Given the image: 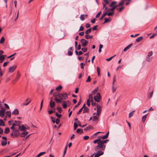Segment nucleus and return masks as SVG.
I'll return each instance as SVG.
<instances>
[{"mask_svg": "<svg viewBox=\"0 0 157 157\" xmlns=\"http://www.w3.org/2000/svg\"><path fill=\"white\" fill-rule=\"evenodd\" d=\"M105 148V145H102L100 142L98 143V145L94 148L95 151H98V150H104Z\"/></svg>", "mask_w": 157, "mask_h": 157, "instance_id": "f257e3e1", "label": "nucleus"}, {"mask_svg": "<svg viewBox=\"0 0 157 157\" xmlns=\"http://www.w3.org/2000/svg\"><path fill=\"white\" fill-rule=\"evenodd\" d=\"M54 94L55 97H57L62 100H66L67 98V95L66 93L63 94L59 93L57 95H56Z\"/></svg>", "mask_w": 157, "mask_h": 157, "instance_id": "f03ea898", "label": "nucleus"}, {"mask_svg": "<svg viewBox=\"0 0 157 157\" xmlns=\"http://www.w3.org/2000/svg\"><path fill=\"white\" fill-rule=\"evenodd\" d=\"M19 132L18 129H14L12 133L10 134V136L13 138L17 137L19 136Z\"/></svg>", "mask_w": 157, "mask_h": 157, "instance_id": "7ed1b4c3", "label": "nucleus"}, {"mask_svg": "<svg viewBox=\"0 0 157 157\" xmlns=\"http://www.w3.org/2000/svg\"><path fill=\"white\" fill-rule=\"evenodd\" d=\"M101 98V97L99 93H98L94 97V100L97 102L100 101V100Z\"/></svg>", "mask_w": 157, "mask_h": 157, "instance_id": "20e7f679", "label": "nucleus"}, {"mask_svg": "<svg viewBox=\"0 0 157 157\" xmlns=\"http://www.w3.org/2000/svg\"><path fill=\"white\" fill-rule=\"evenodd\" d=\"M96 151V153H94V154L95 155L94 157H99L104 154V152L101 150H98Z\"/></svg>", "mask_w": 157, "mask_h": 157, "instance_id": "39448f33", "label": "nucleus"}, {"mask_svg": "<svg viewBox=\"0 0 157 157\" xmlns=\"http://www.w3.org/2000/svg\"><path fill=\"white\" fill-rule=\"evenodd\" d=\"M81 42L82 44V46L83 47L86 46L88 43V41H87L86 40L83 39L81 40Z\"/></svg>", "mask_w": 157, "mask_h": 157, "instance_id": "423d86ee", "label": "nucleus"}, {"mask_svg": "<svg viewBox=\"0 0 157 157\" xmlns=\"http://www.w3.org/2000/svg\"><path fill=\"white\" fill-rule=\"evenodd\" d=\"M17 67V66L16 65H13L10 67L9 68V72L12 73L13 72Z\"/></svg>", "mask_w": 157, "mask_h": 157, "instance_id": "0eeeda50", "label": "nucleus"}, {"mask_svg": "<svg viewBox=\"0 0 157 157\" xmlns=\"http://www.w3.org/2000/svg\"><path fill=\"white\" fill-rule=\"evenodd\" d=\"M97 115H100L101 111V107L100 105H97Z\"/></svg>", "mask_w": 157, "mask_h": 157, "instance_id": "6e6552de", "label": "nucleus"}, {"mask_svg": "<svg viewBox=\"0 0 157 157\" xmlns=\"http://www.w3.org/2000/svg\"><path fill=\"white\" fill-rule=\"evenodd\" d=\"M26 128V127L24 125L22 124L21 125L19 126L18 128V129L19 131H25Z\"/></svg>", "mask_w": 157, "mask_h": 157, "instance_id": "1a4fd4ad", "label": "nucleus"}, {"mask_svg": "<svg viewBox=\"0 0 157 157\" xmlns=\"http://www.w3.org/2000/svg\"><path fill=\"white\" fill-rule=\"evenodd\" d=\"M5 113V110L3 108H2L1 110H0V116L3 118L4 117Z\"/></svg>", "mask_w": 157, "mask_h": 157, "instance_id": "9d476101", "label": "nucleus"}, {"mask_svg": "<svg viewBox=\"0 0 157 157\" xmlns=\"http://www.w3.org/2000/svg\"><path fill=\"white\" fill-rule=\"evenodd\" d=\"M116 8V6H113V7H112L111 8H108L107 7H105V8L104 10L105 11V10H107V11H109L112 12L114 11V10Z\"/></svg>", "mask_w": 157, "mask_h": 157, "instance_id": "9b49d317", "label": "nucleus"}, {"mask_svg": "<svg viewBox=\"0 0 157 157\" xmlns=\"http://www.w3.org/2000/svg\"><path fill=\"white\" fill-rule=\"evenodd\" d=\"M72 47L70 48L68 50V54L69 56H71L72 55Z\"/></svg>", "mask_w": 157, "mask_h": 157, "instance_id": "f8f14e48", "label": "nucleus"}, {"mask_svg": "<svg viewBox=\"0 0 157 157\" xmlns=\"http://www.w3.org/2000/svg\"><path fill=\"white\" fill-rule=\"evenodd\" d=\"M28 133V132L27 131H25L24 132L19 134V136L21 137H23L26 136Z\"/></svg>", "mask_w": 157, "mask_h": 157, "instance_id": "ddd939ff", "label": "nucleus"}, {"mask_svg": "<svg viewBox=\"0 0 157 157\" xmlns=\"http://www.w3.org/2000/svg\"><path fill=\"white\" fill-rule=\"evenodd\" d=\"M21 76L20 74L19 73L17 72V74L16 76L14 79L13 80V82H15L17 81L19 78H20Z\"/></svg>", "mask_w": 157, "mask_h": 157, "instance_id": "4468645a", "label": "nucleus"}, {"mask_svg": "<svg viewBox=\"0 0 157 157\" xmlns=\"http://www.w3.org/2000/svg\"><path fill=\"white\" fill-rule=\"evenodd\" d=\"M87 17V14L84 15L82 14L80 16L79 18L81 21H83L85 19V18H86Z\"/></svg>", "mask_w": 157, "mask_h": 157, "instance_id": "2eb2a0df", "label": "nucleus"}, {"mask_svg": "<svg viewBox=\"0 0 157 157\" xmlns=\"http://www.w3.org/2000/svg\"><path fill=\"white\" fill-rule=\"evenodd\" d=\"M50 106L51 108H53L55 105V103L51 100L50 102Z\"/></svg>", "mask_w": 157, "mask_h": 157, "instance_id": "dca6fc26", "label": "nucleus"}, {"mask_svg": "<svg viewBox=\"0 0 157 157\" xmlns=\"http://www.w3.org/2000/svg\"><path fill=\"white\" fill-rule=\"evenodd\" d=\"M117 2H113L110 5V7H113V6H116V8L118 6V5H117Z\"/></svg>", "mask_w": 157, "mask_h": 157, "instance_id": "f3484780", "label": "nucleus"}, {"mask_svg": "<svg viewBox=\"0 0 157 157\" xmlns=\"http://www.w3.org/2000/svg\"><path fill=\"white\" fill-rule=\"evenodd\" d=\"M12 114L14 115H17L19 114V111L17 109H15L12 112Z\"/></svg>", "mask_w": 157, "mask_h": 157, "instance_id": "a211bd4d", "label": "nucleus"}, {"mask_svg": "<svg viewBox=\"0 0 157 157\" xmlns=\"http://www.w3.org/2000/svg\"><path fill=\"white\" fill-rule=\"evenodd\" d=\"M109 141V140L108 139H107L106 140H101L100 139V142L101 143V144L102 145H104V144L105 143H106Z\"/></svg>", "mask_w": 157, "mask_h": 157, "instance_id": "6ab92c4d", "label": "nucleus"}, {"mask_svg": "<svg viewBox=\"0 0 157 157\" xmlns=\"http://www.w3.org/2000/svg\"><path fill=\"white\" fill-rule=\"evenodd\" d=\"M14 122L15 123H13V124H15V126H18L19 127V126L20 125L21 122L20 121H15Z\"/></svg>", "mask_w": 157, "mask_h": 157, "instance_id": "aec40b11", "label": "nucleus"}, {"mask_svg": "<svg viewBox=\"0 0 157 157\" xmlns=\"http://www.w3.org/2000/svg\"><path fill=\"white\" fill-rule=\"evenodd\" d=\"M62 103V105L64 109L66 108L67 107V101H63Z\"/></svg>", "mask_w": 157, "mask_h": 157, "instance_id": "412c9836", "label": "nucleus"}, {"mask_svg": "<svg viewBox=\"0 0 157 157\" xmlns=\"http://www.w3.org/2000/svg\"><path fill=\"white\" fill-rule=\"evenodd\" d=\"M109 11H107V10L105 11V12H106V13H107V15H108V16H112L114 14V11L108 13V12Z\"/></svg>", "mask_w": 157, "mask_h": 157, "instance_id": "4be33fe9", "label": "nucleus"}, {"mask_svg": "<svg viewBox=\"0 0 157 157\" xmlns=\"http://www.w3.org/2000/svg\"><path fill=\"white\" fill-rule=\"evenodd\" d=\"M109 133V132H108L104 136H101V139H107L108 137Z\"/></svg>", "mask_w": 157, "mask_h": 157, "instance_id": "5701e85b", "label": "nucleus"}, {"mask_svg": "<svg viewBox=\"0 0 157 157\" xmlns=\"http://www.w3.org/2000/svg\"><path fill=\"white\" fill-rule=\"evenodd\" d=\"M132 44H131L126 47L125 48H124V52L126 51L127 50L129 49L132 46Z\"/></svg>", "mask_w": 157, "mask_h": 157, "instance_id": "b1692460", "label": "nucleus"}, {"mask_svg": "<svg viewBox=\"0 0 157 157\" xmlns=\"http://www.w3.org/2000/svg\"><path fill=\"white\" fill-rule=\"evenodd\" d=\"M106 15H107V13L105 12V10H104L103 12V14L101 16V17L100 19V20H102L103 19V18Z\"/></svg>", "mask_w": 157, "mask_h": 157, "instance_id": "393cba45", "label": "nucleus"}, {"mask_svg": "<svg viewBox=\"0 0 157 157\" xmlns=\"http://www.w3.org/2000/svg\"><path fill=\"white\" fill-rule=\"evenodd\" d=\"M5 59V55H1L0 56V63L3 62Z\"/></svg>", "mask_w": 157, "mask_h": 157, "instance_id": "a878e982", "label": "nucleus"}, {"mask_svg": "<svg viewBox=\"0 0 157 157\" xmlns=\"http://www.w3.org/2000/svg\"><path fill=\"white\" fill-rule=\"evenodd\" d=\"M54 99L58 103H60L62 102L61 101L62 100H61L60 99H59L56 97L55 98H54Z\"/></svg>", "mask_w": 157, "mask_h": 157, "instance_id": "bb28decb", "label": "nucleus"}, {"mask_svg": "<svg viewBox=\"0 0 157 157\" xmlns=\"http://www.w3.org/2000/svg\"><path fill=\"white\" fill-rule=\"evenodd\" d=\"M99 115H97L96 114V116H94L93 117V121H94L97 120L98 119Z\"/></svg>", "mask_w": 157, "mask_h": 157, "instance_id": "cd10ccee", "label": "nucleus"}, {"mask_svg": "<svg viewBox=\"0 0 157 157\" xmlns=\"http://www.w3.org/2000/svg\"><path fill=\"white\" fill-rule=\"evenodd\" d=\"M85 38L87 39H92L93 38L92 36H90V35L89 34L85 35Z\"/></svg>", "mask_w": 157, "mask_h": 157, "instance_id": "c85d7f7f", "label": "nucleus"}, {"mask_svg": "<svg viewBox=\"0 0 157 157\" xmlns=\"http://www.w3.org/2000/svg\"><path fill=\"white\" fill-rule=\"evenodd\" d=\"M104 19L105 20V21L103 23L104 24L109 22L111 21V20L110 19V17H109V18H105Z\"/></svg>", "mask_w": 157, "mask_h": 157, "instance_id": "c756f323", "label": "nucleus"}, {"mask_svg": "<svg viewBox=\"0 0 157 157\" xmlns=\"http://www.w3.org/2000/svg\"><path fill=\"white\" fill-rule=\"evenodd\" d=\"M89 111V109L88 107L85 108L83 110V113H88Z\"/></svg>", "mask_w": 157, "mask_h": 157, "instance_id": "7c9ffc66", "label": "nucleus"}, {"mask_svg": "<svg viewBox=\"0 0 157 157\" xmlns=\"http://www.w3.org/2000/svg\"><path fill=\"white\" fill-rule=\"evenodd\" d=\"M148 114H147L144 115L142 117V121L143 122H144L145 121L147 117V115Z\"/></svg>", "mask_w": 157, "mask_h": 157, "instance_id": "2f4dec72", "label": "nucleus"}, {"mask_svg": "<svg viewBox=\"0 0 157 157\" xmlns=\"http://www.w3.org/2000/svg\"><path fill=\"white\" fill-rule=\"evenodd\" d=\"M7 140H2L1 141V145L2 146H5L7 143Z\"/></svg>", "mask_w": 157, "mask_h": 157, "instance_id": "473e14b6", "label": "nucleus"}, {"mask_svg": "<svg viewBox=\"0 0 157 157\" xmlns=\"http://www.w3.org/2000/svg\"><path fill=\"white\" fill-rule=\"evenodd\" d=\"M45 153V152H40L36 156V157H39L40 156L44 155Z\"/></svg>", "mask_w": 157, "mask_h": 157, "instance_id": "72a5a7b5", "label": "nucleus"}, {"mask_svg": "<svg viewBox=\"0 0 157 157\" xmlns=\"http://www.w3.org/2000/svg\"><path fill=\"white\" fill-rule=\"evenodd\" d=\"M125 0H123L121 1L117 5L118 6H122L124 3V1Z\"/></svg>", "mask_w": 157, "mask_h": 157, "instance_id": "f704fd0d", "label": "nucleus"}, {"mask_svg": "<svg viewBox=\"0 0 157 157\" xmlns=\"http://www.w3.org/2000/svg\"><path fill=\"white\" fill-rule=\"evenodd\" d=\"M5 39L4 37H2L0 40V44H2L5 42Z\"/></svg>", "mask_w": 157, "mask_h": 157, "instance_id": "c9c22d12", "label": "nucleus"}, {"mask_svg": "<svg viewBox=\"0 0 157 157\" xmlns=\"http://www.w3.org/2000/svg\"><path fill=\"white\" fill-rule=\"evenodd\" d=\"M143 39V37L142 36H140V37H138V38H137L136 40V41L137 42H139L141 40H142Z\"/></svg>", "mask_w": 157, "mask_h": 157, "instance_id": "e433bc0d", "label": "nucleus"}, {"mask_svg": "<svg viewBox=\"0 0 157 157\" xmlns=\"http://www.w3.org/2000/svg\"><path fill=\"white\" fill-rule=\"evenodd\" d=\"M10 132V129L8 127H6L5 128V130L4 131V133H8Z\"/></svg>", "mask_w": 157, "mask_h": 157, "instance_id": "4c0bfd02", "label": "nucleus"}, {"mask_svg": "<svg viewBox=\"0 0 157 157\" xmlns=\"http://www.w3.org/2000/svg\"><path fill=\"white\" fill-rule=\"evenodd\" d=\"M91 28H90L89 29H88L85 32V33L86 34V35H87L88 34L90 33H91Z\"/></svg>", "mask_w": 157, "mask_h": 157, "instance_id": "58836bf2", "label": "nucleus"}, {"mask_svg": "<svg viewBox=\"0 0 157 157\" xmlns=\"http://www.w3.org/2000/svg\"><path fill=\"white\" fill-rule=\"evenodd\" d=\"M124 8V7L123 6H121L120 8H117V10L119 12H121Z\"/></svg>", "mask_w": 157, "mask_h": 157, "instance_id": "ea45409f", "label": "nucleus"}, {"mask_svg": "<svg viewBox=\"0 0 157 157\" xmlns=\"http://www.w3.org/2000/svg\"><path fill=\"white\" fill-rule=\"evenodd\" d=\"M81 103V101L80 100V101L78 102V104L74 106L73 109L74 110L75 108L78 107L80 105Z\"/></svg>", "mask_w": 157, "mask_h": 157, "instance_id": "a19ab883", "label": "nucleus"}, {"mask_svg": "<svg viewBox=\"0 0 157 157\" xmlns=\"http://www.w3.org/2000/svg\"><path fill=\"white\" fill-rule=\"evenodd\" d=\"M0 122H1V123H0V125L1 126H4L5 125V124L4 122L1 119H0Z\"/></svg>", "mask_w": 157, "mask_h": 157, "instance_id": "79ce46f5", "label": "nucleus"}, {"mask_svg": "<svg viewBox=\"0 0 157 157\" xmlns=\"http://www.w3.org/2000/svg\"><path fill=\"white\" fill-rule=\"evenodd\" d=\"M135 111L134 110V111H132V112H130V113H129V118H131L132 116V115L134 114V113L135 112Z\"/></svg>", "mask_w": 157, "mask_h": 157, "instance_id": "37998d69", "label": "nucleus"}, {"mask_svg": "<svg viewBox=\"0 0 157 157\" xmlns=\"http://www.w3.org/2000/svg\"><path fill=\"white\" fill-rule=\"evenodd\" d=\"M62 86L61 85H60L59 86L56 88V90L57 91L60 90L62 89Z\"/></svg>", "mask_w": 157, "mask_h": 157, "instance_id": "c03bdc74", "label": "nucleus"}, {"mask_svg": "<svg viewBox=\"0 0 157 157\" xmlns=\"http://www.w3.org/2000/svg\"><path fill=\"white\" fill-rule=\"evenodd\" d=\"M116 56V55H114L113 56L110 57L109 58L106 59V60L108 61H109L111 60L114 57H115Z\"/></svg>", "mask_w": 157, "mask_h": 157, "instance_id": "a18cd8bd", "label": "nucleus"}, {"mask_svg": "<svg viewBox=\"0 0 157 157\" xmlns=\"http://www.w3.org/2000/svg\"><path fill=\"white\" fill-rule=\"evenodd\" d=\"M76 132L78 133H79L80 132L82 133L83 132V130L82 129H78L76 130Z\"/></svg>", "mask_w": 157, "mask_h": 157, "instance_id": "49530a36", "label": "nucleus"}, {"mask_svg": "<svg viewBox=\"0 0 157 157\" xmlns=\"http://www.w3.org/2000/svg\"><path fill=\"white\" fill-rule=\"evenodd\" d=\"M91 81V78H90V76H89L88 77V78H87V79L86 80V82H90Z\"/></svg>", "mask_w": 157, "mask_h": 157, "instance_id": "de8ad7c7", "label": "nucleus"}, {"mask_svg": "<svg viewBox=\"0 0 157 157\" xmlns=\"http://www.w3.org/2000/svg\"><path fill=\"white\" fill-rule=\"evenodd\" d=\"M91 100L90 99H88L87 101L86 104L88 106H90V102Z\"/></svg>", "mask_w": 157, "mask_h": 157, "instance_id": "09e8293b", "label": "nucleus"}, {"mask_svg": "<svg viewBox=\"0 0 157 157\" xmlns=\"http://www.w3.org/2000/svg\"><path fill=\"white\" fill-rule=\"evenodd\" d=\"M92 94H90L89 96V99L91 100V101H93V96L92 95Z\"/></svg>", "mask_w": 157, "mask_h": 157, "instance_id": "8fccbe9b", "label": "nucleus"}, {"mask_svg": "<svg viewBox=\"0 0 157 157\" xmlns=\"http://www.w3.org/2000/svg\"><path fill=\"white\" fill-rule=\"evenodd\" d=\"M6 114L7 115H8L9 117L10 118L11 117V112L10 111H7L6 112Z\"/></svg>", "mask_w": 157, "mask_h": 157, "instance_id": "3c124183", "label": "nucleus"}, {"mask_svg": "<svg viewBox=\"0 0 157 157\" xmlns=\"http://www.w3.org/2000/svg\"><path fill=\"white\" fill-rule=\"evenodd\" d=\"M98 91V89L96 88L92 92V94H95Z\"/></svg>", "mask_w": 157, "mask_h": 157, "instance_id": "603ef678", "label": "nucleus"}, {"mask_svg": "<svg viewBox=\"0 0 157 157\" xmlns=\"http://www.w3.org/2000/svg\"><path fill=\"white\" fill-rule=\"evenodd\" d=\"M153 93V90H152L149 94L148 98H151L152 96Z\"/></svg>", "mask_w": 157, "mask_h": 157, "instance_id": "864d4df0", "label": "nucleus"}, {"mask_svg": "<svg viewBox=\"0 0 157 157\" xmlns=\"http://www.w3.org/2000/svg\"><path fill=\"white\" fill-rule=\"evenodd\" d=\"M78 127V124L76 122L74 123V129L75 130Z\"/></svg>", "mask_w": 157, "mask_h": 157, "instance_id": "5fc2aeb1", "label": "nucleus"}, {"mask_svg": "<svg viewBox=\"0 0 157 157\" xmlns=\"http://www.w3.org/2000/svg\"><path fill=\"white\" fill-rule=\"evenodd\" d=\"M100 139H96V140H94V141L93 142L95 144H96L97 143H98V142H100Z\"/></svg>", "mask_w": 157, "mask_h": 157, "instance_id": "6e6d98bb", "label": "nucleus"}, {"mask_svg": "<svg viewBox=\"0 0 157 157\" xmlns=\"http://www.w3.org/2000/svg\"><path fill=\"white\" fill-rule=\"evenodd\" d=\"M81 50L84 52H86L87 51V49L86 48H81Z\"/></svg>", "mask_w": 157, "mask_h": 157, "instance_id": "4d7b16f0", "label": "nucleus"}, {"mask_svg": "<svg viewBox=\"0 0 157 157\" xmlns=\"http://www.w3.org/2000/svg\"><path fill=\"white\" fill-rule=\"evenodd\" d=\"M91 127H92V126L90 125H89L88 127H87L86 128H84V130L86 131L88 130H89Z\"/></svg>", "mask_w": 157, "mask_h": 157, "instance_id": "13d9d810", "label": "nucleus"}, {"mask_svg": "<svg viewBox=\"0 0 157 157\" xmlns=\"http://www.w3.org/2000/svg\"><path fill=\"white\" fill-rule=\"evenodd\" d=\"M57 109L58 111L59 112V113H61V112L62 110V109L61 108L59 107H57Z\"/></svg>", "mask_w": 157, "mask_h": 157, "instance_id": "bf43d9fd", "label": "nucleus"}, {"mask_svg": "<svg viewBox=\"0 0 157 157\" xmlns=\"http://www.w3.org/2000/svg\"><path fill=\"white\" fill-rule=\"evenodd\" d=\"M101 11H100L99 12H98L96 15V18H98V17L99 16H100L101 13Z\"/></svg>", "mask_w": 157, "mask_h": 157, "instance_id": "052dcab7", "label": "nucleus"}, {"mask_svg": "<svg viewBox=\"0 0 157 157\" xmlns=\"http://www.w3.org/2000/svg\"><path fill=\"white\" fill-rule=\"evenodd\" d=\"M112 92L113 93H114V92H115V91H116V88H115L114 87V86H112Z\"/></svg>", "mask_w": 157, "mask_h": 157, "instance_id": "680f3d73", "label": "nucleus"}, {"mask_svg": "<svg viewBox=\"0 0 157 157\" xmlns=\"http://www.w3.org/2000/svg\"><path fill=\"white\" fill-rule=\"evenodd\" d=\"M60 122V120L59 119L57 118L55 121V123L56 124H58Z\"/></svg>", "mask_w": 157, "mask_h": 157, "instance_id": "e2e57ef3", "label": "nucleus"}, {"mask_svg": "<svg viewBox=\"0 0 157 157\" xmlns=\"http://www.w3.org/2000/svg\"><path fill=\"white\" fill-rule=\"evenodd\" d=\"M97 71L98 76L100 75V69L98 67H97Z\"/></svg>", "mask_w": 157, "mask_h": 157, "instance_id": "0e129e2a", "label": "nucleus"}, {"mask_svg": "<svg viewBox=\"0 0 157 157\" xmlns=\"http://www.w3.org/2000/svg\"><path fill=\"white\" fill-rule=\"evenodd\" d=\"M152 54H153L152 52V51L148 53L147 56L150 57L152 56Z\"/></svg>", "mask_w": 157, "mask_h": 157, "instance_id": "69168bd1", "label": "nucleus"}, {"mask_svg": "<svg viewBox=\"0 0 157 157\" xmlns=\"http://www.w3.org/2000/svg\"><path fill=\"white\" fill-rule=\"evenodd\" d=\"M51 118L52 119V122L53 123H55V118H53L52 117H51Z\"/></svg>", "mask_w": 157, "mask_h": 157, "instance_id": "338daca9", "label": "nucleus"}, {"mask_svg": "<svg viewBox=\"0 0 157 157\" xmlns=\"http://www.w3.org/2000/svg\"><path fill=\"white\" fill-rule=\"evenodd\" d=\"M81 65V68L82 69H83L84 68V66L85 65V64H83V63H82L80 64Z\"/></svg>", "mask_w": 157, "mask_h": 157, "instance_id": "774afa93", "label": "nucleus"}]
</instances>
